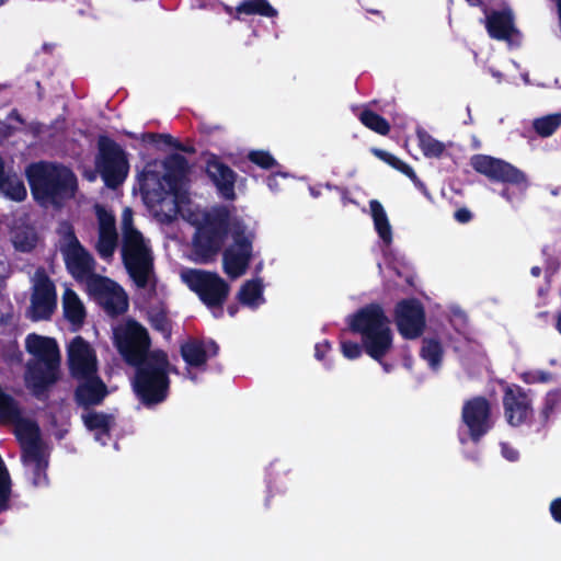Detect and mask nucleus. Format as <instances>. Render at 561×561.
Listing matches in <instances>:
<instances>
[{"mask_svg": "<svg viewBox=\"0 0 561 561\" xmlns=\"http://www.w3.org/2000/svg\"><path fill=\"white\" fill-rule=\"evenodd\" d=\"M263 290L264 285L262 279L255 278L248 280L241 286L238 293L239 301L245 307L256 309L265 302Z\"/></svg>", "mask_w": 561, "mask_h": 561, "instance_id": "b1692460", "label": "nucleus"}, {"mask_svg": "<svg viewBox=\"0 0 561 561\" xmlns=\"http://www.w3.org/2000/svg\"><path fill=\"white\" fill-rule=\"evenodd\" d=\"M152 323L158 330L163 332L165 335H169V332H170L169 322L164 316H158V317L153 318Z\"/></svg>", "mask_w": 561, "mask_h": 561, "instance_id": "37998d69", "label": "nucleus"}, {"mask_svg": "<svg viewBox=\"0 0 561 561\" xmlns=\"http://www.w3.org/2000/svg\"><path fill=\"white\" fill-rule=\"evenodd\" d=\"M248 159L255 165L262 169H272L277 164L274 157L265 150H251L248 153Z\"/></svg>", "mask_w": 561, "mask_h": 561, "instance_id": "f704fd0d", "label": "nucleus"}, {"mask_svg": "<svg viewBox=\"0 0 561 561\" xmlns=\"http://www.w3.org/2000/svg\"><path fill=\"white\" fill-rule=\"evenodd\" d=\"M228 312H229V314H230L231 317H233V316L236 314V312H237V308H236V307H230V308L228 309Z\"/></svg>", "mask_w": 561, "mask_h": 561, "instance_id": "8fccbe9b", "label": "nucleus"}, {"mask_svg": "<svg viewBox=\"0 0 561 561\" xmlns=\"http://www.w3.org/2000/svg\"><path fill=\"white\" fill-rule=\"evenodd\" d=\"M59 232L62 234L60 250L67 268L73 277L83 282L88 288L90 277H101L93 273L94 261L92 256L81 247L70 226L61 225Z\"/></svg>", "mask_w": 561, "mask_h": 561, "instance_id": "9b49d317", "label": "nucleus"}, {"mask_svg": "<svg viewBox=\"0 0 561 561\" xmlns=\"http://www.w3.org/2000/svg\"><path fill=\"white\" fill-rule=\"evenodd\" d=\"M95 167L106 186L112 188L124 182L129 168L123 149L105 137L99 140V154Z\"/></svg>", "mask_w": 561, "mask_h": 561, "instance_id": "9d476101", "label": "nucleus"}, {"mask_svg": "<svg viewBox=\"0 0 561 561\" xmlns=\"http://www.w3.org/2000/svg\"><path fill=\"white\" fill-rule=\"evenodd\" d=\"M371 151L376 157H378L386 163L390 164L394 169L399 170L400 172H402L403 174L409 176L412 181H414V182L417 181L416 174L413 171V169L409 164H407L405 162L400 160L399 158L394 157L393 154H391L387 151H383V150H380L377 148H374Z\"/></svg>", "mask_w": 561, "mask_h": 561, "instance_id": "473e14b6", "label": "nucleus"}, {"mask_svg": "<svg viewBox=\"0 0 561 561\" xmlns=\"http://www.w3.org/2000/svg\"><path fill=\"white\" fill-rule=\"evenodd\" d=\"M524 380L529 383L547 382L551 380V375L542 370H534L524 375Z\"/></svg>", "mask_w": 561, "mask_h": 561, "instance_id": "ea45409f", "label": "nucleus"}, {"mask_svg": "<svg viewBox=\"0 0 561 561\" xmlns=\"http://www.w3.org/2000/svg\"><path fill=\"white\" fill-rule=\"evenodd\" d=\"M34 198L44 206L59 205L73 196L77 188L75 174L66 167L38 162L25 170Z\"/></svg>", "mask_w": 561, "mask_h": 561, "instance_id": "39448f33", "label": "nucleus"}, {"mask_svg": "<svg viewBox=\"0 0 561 561\" xmlns=\"http://www.w3.org/2000/svg\"><path fill=\"white\" fill-rule=\"evenodd\" d=\"M115 344L127 363L137 366L134 390L146 405L163 402L169 391L171 366L162 351L148 353L149 337L145 328L127 321L114 330Z\"/></svg>", "mask_w": 561, "mask_h": 561, "instance_id": "f03ea898", "label": "nucleus"}, {"mask_svg": "<svg viewBox=\"0 0 561 561\" xmlns=\"http://www.w3.org/2000/svg\"><path fill=\"white\" fill-rule=\"evenodd\" d=\"M346 323L353 333L360 336L364 352L377 360L385 373H390L392 365L383 358L393 347V331L383 308L379 304L364 306L350 314Z\"/></svg>", "mask_w": 561, "mask_h": 561, "instance_id": "7ed1b4c3", "label": "nucleus"}, {"mask_svg": "<svg viewBox=\"0 0 561 561\" xmlns=\"http://www.w3.org/2000/svg\"><path fill=\"white\" fill-rule=\"evenodd\" d=\"M503 404L506 421L512 426L524 424L533 414L531 401L518 386L506 387Z\"/></svg>", "mask_w": 561, "mask_h": 561, "instance_id": "dca6fc26", "label": "nucleus"}, {"mask_svg": "<svg viewBox=\"0 0 561 561\" xmlns=\"http://www.w3.org/2000/svg\"><path fill=\"white\" fill-rule=\"evenodd\" d=\"M11 239L14 248L21 252H30L37 243V234L33 227L21 221L12 227Z\"/></svg>", "mask_w": 561, "mask_h": 561, "instance_id": "393cba45", "label": "nucleus"}, {"mask_svg": "<svg viewBox=\"0 0 561 561\" xmlns=\"http://www.w3.org/2000/svg\"><path fill=\"white\" fill-rule=\"evenodd\" d=\"M371 151L376 157H378L386 163L390 164L394 169L399 170L400 172H402L403 174L409 176L412 181H414V182L417 181L416 174L413 171V169L409 164H407L405 162L400 160L399 158L394 157L393 154H391L387 151H383V150H380L377 148H374Z\"/></svg>", "mask_w": 561, "mask_h": 561, "instance_id": "2f4dec72", "label": "nucleus"}, {"mask_svg": "<svg viewBox=\"0 0 561 561\" xmlns=\"http://www.w3.org/2000/svg\"><path fill=\"white\" fill-rule=\"evenodd\" d=\"M62 307L66 319L75 325L80 327L85 318V308L78 295L70 288H66L62 296Z\"/></svg>", "mask_w": 561, "mask_h": 561, "instance_id": "5701e85b", "label": "nucleus"}, {"mask_svg": "<svg viewBox=\"0 0 561 561\" xmlns=\"http://www.w3.org/2000/svg\"><path fill=\"white\" fill-rule=\"evenodd\" d=\"M561 126V113L549 114L533 121V128L540 137L551 136Z\"/></svg>", "mask_w": 561, "mask_h": 561, "instance_id": "c85d7f7f", "label": "nucleus"}, {"mask_svg": "<svg viewBox=\"0 0 561 561\" xmlns=\"http://www.w3.org/2000/svg\"><path fill=\"white\" fill-rule=\"evenodd\" d=\"M206 171L219 194L226 199H233L236 173L215 157L207 160Z\"/></svg>", "mask_w": 561, "mask_h": 561, "instance_id": "aec40b11", "label": "nucleus"}, {"mask_svg": "<svg viewBox=\"0 0 561 561\" xmlns=\"http://www.w3.org/2000/svg\"><path fill=\"white\" fill-rule=\"evenodd\" d=\"M470 164L478 173L505 184L501 195L512 205L522 201L529 186L526 174L504 160L486 154H474L470 159Z\"/></svg>", "mask_w": 561, "mask_h": 561, "instance_id": "6e6552de", "label": "nucleus"}, {"mask_svg": "<svg viewBox=\"0 0 561 561\" xmlns=\"http://www.w3.org/2000/svg\"><path fill=\"white\" fill-rule=\"evenodd\" d=\"M549 510H550V514H551L552 518L557 523L561 524V497L553 500L550 503Z\"/></svg>", "mask_w": 561, "mask_h": 561, "instance_id": "79ce46f5", "label": "nucleus"}, {"mask_svg": "<svg viewBox=\"0 0 561 561\" xmlns=\"http://www.w3.org/2000/svg\"><path fill=\"white\" fill-rule=\"evenodd\" d=\"M149 137H150L151 139H154L157 136H154V135H149Z\"/></svg>", "mask_w": 561, "mask_h": 561, "instance_id": "bf43d9fd", "label": "nucleus"}, {"mask_svg": "<svg viewBox=\"0 0 561 561\" xmlns=\"http://www.w3.org/2000/svg\"><path fill=\"white\" fill-rule=\"evenodd\" d=\"M226 11H227L229 14H232L233 9H232L231 7H226Z\"/></svg>", "mask_w": 561, "mask_h": 561, "instance_id": "6e6d98bb", "label": "nucleus"}, {"mask_svg": "<svg viewBox=\"0 0 561 561\" xmlns=\"http://www.w3.org/2000/svg\"><path fill=\"white\" fill-rule=\"evenodd\" d=\"M88 178H89L90 181H93L95 176L93 174H91Z\"/></svg>", "mask_w": 561, "mask_h": 561, "instance_id": "13d9d810", "label": "nucleus"}, {"mask_svg": "<svg viewBox=\"0 0 561 561\" xmlns=\"http://www.w3.org/2000/svg\"><path fill=\"white\" fill-rule=\"evenodd\" d=\"M500 454L505 460L511 462L518 461L520 457L518 448L510 442L500 443Z\"/></svg>", "mask_w": 561, "mask_h": 561, "instance_id": "4c0bfd02", "label": "nucleus"}, {"mask_svg": "<svg viewBox=\"0 0 561 561\" xmlns=\"http://www.w3.org/2000/svg\"><path fill=\"white\" fill-rule=\"evenodd\" d=\"M556 329L558 330V332L561 334V311L559 312L558 317H557V321H556Z\"/></svg>", "mask_w": 561, "mask_h": 561, "instance_id": "49530a36", "label": "nucleus"}, {"mask_svg": "<svg viewBox=\"0 0 561 561\" xmlns=\"http://www.w3.org/2000/svg\"><path fill=\"white\" fill-rule=\"evenodd\" d=\"M455 219L458 222L465 224L471 219V213L466 208H460L455 213Z\"/></svg>", "mask_w": 561, "mask_h": 561, "instance_id": "c03bdc74", "label": "nucleus"}, {"mask_svg": "<svg viewBox=\"0 0 561 561\" xmlns=\"http://www.w3.org/2000/svg\"><path fill=\"white\" fill-rule=\"evenodd\" d=\"M462 420L473 440H479L492 427L490 404L483 398L468 401L462 409Z\"/></svg>", "mask_w": 561, "mask_h": 561, "instance_id": "2eb2a0df", "label": "nucleus"}, {"mask_svg": "<svg viewBox=\"0 0 561 561\" xmlns=\"http://www.w3.org/2000/svg\"><path fill=\"white\" fill-rule=\"evenodd\" d=\"M158 137H159V138H161V139H163V141H164L165 144H169V145H171V144H172V137H171V136H169V135H159Z\"/></svg>", "mask_w": 561, "mask_h": 561, "instance_id": "de8ad7c7", "label": "nucleus"}, {"mask_svg": "<svg viewBox=\"0 0 561 561\" xmlns=\"http://www.w3.org/2000/svg\"><path fill=\"white\" fill-rule=\"evenodd\" d=\"M290 175L288 173H282V172H278V173H274V174H271L270 176H267L266 179V184L268 186V188L276 193L280 190V186H279V183H278V179L282 178V179H286V178H289Z\"/></svg>", "mask_w": 561, "mask_h": 561, "instance_id": "a19ab883", "label": "nucleus"}, {"mask_svg": "<svg viewBox=\"0 0 561 561\" xmlns=\"http://www.w3.org/2000/svg\"><path fill=\"white\" fill-rule=\"evenodd\" d=\"M182 282L194 291L201 301L211 310L214 317L222 316V305L229 294V285L217 273L183 268L180 273Z\"/></svg>", "mask_w": 561, "mask_h": 561, "instance_id": "1a4fd4ad", "label": "nucleus"}, {"mask_svg": "<svg viewBox=\"0 0 561 561\" xmlns=\"http://www.w3.org/2000/svg\"><path fill=\"white\" fill-rule=\"evenodd\" d=\"M359 121L367 128L380 135H387L390 129L388 122L370 110H364L359 114Z\"/></svg>", "mask_w": 561, "mask_h": 561, "instance_id": "7c9ffc66", "label": "nucleus"}, {"mask_svg": "<svg viewBox=\"0 0 561 561\" xmlns=\"http://www.w3.org/2000/svg\"><path fill=\"white\" fill-rule=\"evenodd\" d=\"M8 0H0V7H2Z\"/></svg>", "mask_w": 561, "mask_h": 561, "instance_id": "4d7b16f0", "label": "nucleus"}, {"mask_svg": "<svg viewBox=\"0 0 561 561\" xmlns=\"http://www.w3.org/2000/svg\"><path fill=\"white\" fill-rule=\"evenodd\" d=\"M469 4L477 5L479 3V0H467Z\"/></svg>", "mask_w": 561, "mask_h": 561, "instance_id": "5fc2aeb1", "label": "nucleus"}, {"mask_svg": "<svg viewBox=\"0 0 561 561\" xmlns=\"http://www.w3.org/2000/svg\"><path fill=\"white\" fill-rule=\"evenodd\" d=\"M466 316L460 309L453 310L450 323L455 330L463 336H466Z\"/></svg>", "mask_w": 561, "mask_h": 561, "instance_id": "58836bf2", "label": "nucleus"}, {"mask_svg": "<svg viewBox=\"0 0 561 561\" xmlns=\"http://www.w3.org/2000/svg\"><path fill=\"white\" fill-rule=\"evenodd\" d=\"M187 161L180 154L163 164V172L147 167L141 175L142 198L149 211L160 222H170L181 215L196 227L193 240L195 260L207 263L219 252L228 229L233 242L224 252L222 266L231 278L243 275L252 256L253 231L231 217L227 207L202 210L191 202L187 192Z\"/></svg>", "mask_w": 561, "mask_h": 561, "instance_id": "f257e3e1", "label": "nucleus"}, {"mask_svg": "<svg viewBox=\"0 0 561 561\" xmlns=\"http://www.w3.org/2000/svg\"><path fill=\"white\" fill-rule=\"evenodd\" d=\"M68 363L72 376L80 380L77 400L82 405L100 403L106 396V387L98 377V359L94 350L81 336L68 345Z\"/></svg>", "mask_w": 561, "mask_h": 561, "instance_id": "20e7f679", "label": "nucleus"}, {"mask_svg": "<svg viewBox=\"0 0 561 561\" xmlns=\"http://www.w3.org/2000/svg\"><path fill=\"white\" fill-rule=\"evenodd\" d=\"M12 134V127L5 123H0V141Z\"/></svg>", "mask_w": 561, "mask_h": 561, "instance_id": "a18cd8bd", "label": "nucleus"}, {"mask_svg": "<svg viewBox=\"0 0 561 561\" xmlns=\"http://www.w3.org/2000/svg\"><path fill=\"white\" fill-rule=\"evenodd\" d=\"M25 346L33 356L27 365L25 381L27 387L39 396L58 377L59 348L54 339L37 334H28Z\"/></svg>", "mask_w": 561, "mask_h": 561, "instance_id": "0eeeda50", "label": "nucleus"}, {"mask_svg": "<svg viewBox=\"0 0 561 561\" xmlns=\"http://www.w3.org/2000/svg\"><path fill=\"white\" fill-rule=\"evenodd\" d=\"M522 78H523V80H524V82H525L526 84H528V83H529L528 73H523V75H522Z\"/></svg>", "mask_w": 561, "mask_h": 561, "instance_id": "603ef678", "label": "nucleus"}, {"mask_svg": "<svg viewBox=\"0 0 561 561\" xmlns=\"http://www.w3.org/2000/svg\"><path fill=\"white\" fill-rule=\"evenodd\" d=\"M394 320L399 333L407 340L421 336L425 328V312L416 299L400 301L394 309Z\"/></svg>", "mask_w": 561, "mask_h": 561, "instance_id": "4468645a", "label": "nucleus"}, {"mask_svg": "<svg viewBox=\"0 0 561 561\" xmlns=\"http://www.w3.org/2000/svg\"><path fill=\"white\" fill-rule=\"evenodd\" d=\"M332 345L328 340L318 342L314 345V357L317 360L322 362L325 369L330 370L334 367V362L331 358H327V355L331 352Z\"/></svg>", "mask_w": 561, "mask_h": 561, "instance_id": "c9c22d12", "label": "nucleus"}, {"mask_svg": "<svg viewBox=\"0 0 561 561\" xmlns=\"http://www.w3.org/2000/svg\"><path fill=\"white\" fill-rule=\"evenodd\" d=\"M87 290L110 314L123 313L128 307L124 289L106 277H90Z\"/></svg>", "mask_w": 561, "mask_h": 561, "instance_id": "f8f14e48", "label": "nucleus"}, {"mask_svg": "<svg viewBox=\"0 0 561 561\" xmlns=\"http://www.w3.org/2000/svg\"><path fill=\"white\" fill-rule=\"evenodd\" d=\"M122 257L125 267L137 286L148 284L153 270V254L150 240L134 225L133 211L126 207L122 213Z\"/></svg>", "mask_w": 561, "mask_h": 561, "instance_id": "423d86ee", "label": "nucleus"}, {"mask_svg": "<svg viewBox=\"0 0 561 561\" xmlns=\"http://www.w3.org/2000/svg\"><path fill=\"white\" fill-rule=\"evenodd\" d=\"M181 354L187 365V377L195 381L192 368H201L217 354V345L213 341L191 340L181 347Z\"/></svg>", "mask_w": 561, "mask_h": 561, "instance_id": "a211bd4d", "label": "nucleus"}, {"mask_svg": "<svg viewBox=\"0 0 561 561\" xmlns=\"http://www.w3.org/2000/svg\"><path fill=\"white\" fill-rule=\"evenodd\" d=\"M371 151L376 157H378L386 163L390 164L394 169L399 170L400 172H402L403 174L409 176L412 181H414V182L417 181L416 174L413 171V169L409 164H407L405 162L400 160L399 158L394 157L393 154H391L387 151H383V150H380L377 148H374Z\"/></svg>", "mask_w": 561, "mask_h": 561, "instance_id": "72a5a7b5", "label": "nucleus"}, {"mask_svg": "<svg viewBox=\"0 0 561 561\" xmlns=\"http://www.w3.org/2000/svg\"><path fill=\"white\" fill-rule=\"evenodd\" d=\"M485 26L491 37L513 41L517 35L511 8L504 4L499 10L485 12Z\"/></svg>", "mask_w": 561, "mask_h": 561, "instance_id": "6ab92c4d", "label": "nucleus"}, {"mask_svg": "<svg viewBox=\"0 0 561 561\" xmlns=\"http://www.w3.org/2000/svg\"><path fill=\"white\" fill-rule=\"evenodd\" d=\"M540 272H541V270L538 266H534L531 268V275L535 276V277H538L540 275Z\"/></svg>", "mask_w": 561, "mask_h": 561, "instance_id": "09e8293b", "label": "nucleus"}, {"mask_svg": "<svg viewBox=\"0 0 561 561\" xmlns=\"http://www.w3.org/2000/svg\"><path fill=\"white\" fill-rule=\"evenodd\" d=\"M420 356L433 370H438L443 363L444 348L436 337H425L422 341Z\"/></svg>", "mask_w": 561, "mask_h": 561, "instance_id": "a878e982", "label": "nucleus"}, {"mask_svg": "<svg viewBox=\"0 0 561 561\" xmlns=\"http://www.w3.org/2000/svg\"><path fill=\"white\" fill-rule=\"evenodd\" d=\"M32 283L30 317L35 321L48 319L56 307L55 287L43 270L35 272Z\"/></svg>", "mask_w": 561, "mask_h": 561, "instance_id": "ddd939ff", "label": "nucleus"}, {"mask_svg": "<svg viewBox=\"0 0 561 561\" xmlns=\"http://www.w3.org/2000/svg\"><path fill=\"white\" fill-rule=\"evenodd\" d=\"M82 421L85 427L94 434V438L101 445H106L110 440V431L114 425V417L108 414L88 411L82 414Z\"/></svg>", "mask_w": 561, "mask_h": 561, "instance_id": "4be33fe9", "label": "nucleus"}, {"mask_svg": "<svg viewBox=\"0 0 561 561\" xmlns=\"http://www.w3.org/2000/svg\"><path fill=\"white\" fill-rule=\"evenodd\" d=\"M417 140L425 157L438 158L445 150V145L432 137L425 130H417Z\"/></svg>", "mask_w": 561, "mask_h": 561, "instance_id": "c756f323", "label": "nucleus"}, {"mask_svg": "<svg viewBox=\"0 0 561 561\" xmlns=\"http://www.w3.org/2000/svg\"><path fill=\"white\" fill-rule=\"evenodd\" d=\"M99 222V238L96 251L104 260H110L117 248V231L114 215L101 205L95 206Z\"/></svg>", "mask_w": 561, "mask_h": 561, "instance_id": "f3484780", "label": "nucleus"}, {"mask_svg": "<svg viewBox=\"0 0 561 561\" xmlns=\"http://www.w3.org/2000/svg\"><path fill=\"white\" fill-rule=\"evenodd\" d=\"M0 191L8 198L21 202L26 197L24 183L15 175L8 173L0 185Z\"/></svg>", "mask_w": 561, "mask_h": 561, "instance_id": "cd10ccee", "label": "nucleus"}, {"mask_svg": "<svg viewBox=\"0 0 561 561\" xmlns=\"http://www.w3.org/2000/svg\"><path fill=\"white\" fill-rule=\"evenodd\" d=\"M368 214L382 247L389 248L393 240V229L385 207L377 199H371Z\"/></svg>", "mask_w": 561, "mask_h": 561, "instance_id": "412c9836", "label": "nucleus"}, {"mask_svg": "<svg viewBox=\"0 0 561 561\" xmlns=\"http://www.w3.org/2000/svg\"><path fill=\"white\" fill-rule=\"evenodd\" d=\"M492 76L497 79V81H501V73L497 71L492 70Z\"/></svg>", "mask_w": 561, "mask_h": 561, "instance_id": "3c124183", "label": "nucleus"}, {"mask_svg": "<svg viewBox=\"0 0 561 561\" xmlns=\"http://www.w3.org/2000/svg\"><path fill=\"white\" fill-rule=\"evenodd\" d=\"M236 18L241 14H259L266 18H274L277 11L267 2V0H247L236 7Z\"/></svg>", "mask_w": 561, "mask_h": 561, "instance_id": "bb28decb", "label": "nucleus"}, {"mask_svg": "<svg viewBox=\"0 0 561 561\" xmlns=\"http://www.w3.org/2000/svg\"><path fill=\"white\" fill-rule=\"evenodd\" d=\"M310 193L314 197H317L319 195V192H317L313 187H310Z\"/></svg>", "mask_w": 561, "mask_h": 561, "instance_id": "864d4df0", "label": "nucleus"}, {"mask_svg": "<svg viewBox=\"0 0 561 561\" xmlns=\"http://www.w3.org/2000/svg\"><path fill=\"white\" fill-rule=\"evenodd\" d=\"M363 351V344L360 345L352 341H341V352L347 359H356L360 357Z\"/></svg>", "mask_w": 561, "mask_h": 561, "instance_id": "e433bc0d", "label": "nucleus"}]
</instances>
